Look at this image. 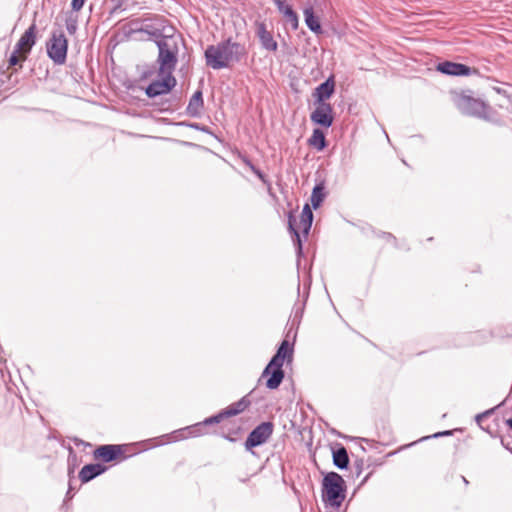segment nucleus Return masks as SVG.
I'll return each mask as SVG.
<instances>
[{"label": "nucleus", "instance_id": "f257e3e1", "mask_svg": "<svg viewBox=\"0 0 512 512\" xmlns=\"http://www.w3.org/2000/svg\"><path fill=\"white\" fill-rule=\"evenodd\" d=\"M246 55L245 46L234 42L232 38L224 39L216 45H208L204 52L206 65L214 70L228 68L231 62L238 63Z\"/></svg>", "mask_w": 512, "mask_h": 512}, {"label": "nucleus", "instance_id": "f03ea898", "mask_svg": "<svg viewBox=\"0 0 512 512\" xmlns=\"http://www.w3.org/2000/svg\"><path fill=\"white\" fill-rule=\"evenodd\" d=\"M454 103L458 110L470 117L500 125V120L494 119L496 112L482 98L475 97L472 90H464L454 97Z\"/></svg>", "mask_w": 512, "mask_h": 512}, {"label": "nucleus", "instance_id": "7ed1b4c3", "mask_svg": "<svg viewBox=\"0 0 512 512\" xmlns=\"http://www.w3.org/2000/svg\"><path fill=\"white\" fill-rule=\"evenodd\" d=\"M158 43L157 63L159 65L158 73H173L177 62L180 46L185 45L182 35L178 32L173 33L170 37Z\"/></svg>", "mask_w": 512, "mask_h": 512}, {"label": "nucleus", "instance_id": "20e7f679", "mask_svg": "<svg viewBox=\"0 0 512 512\" xmlns=\"http://www.w3.org/2000/svg\"><path fill=\"white\" fill-rule=\"evenodd\" d=\"M347 486L341 475L331 471L322 480V501L325 507L338 510L346 497Z\"/></svg>", "mask_w": 512, "mask_h": 512}, {"label": "nucleus", "instance_id": "39448f33", "mask_svg": "<svg viewBox=\"0 0 512 512\" xmlns=\"http://www.w3.org/2000/svg\"><path fill=\"white\" fill-rule=\"evenodd\" d=\"M310 287H311V277L308 276L307 279L304 280V282H303V295H302V299H300V295H301L300 294V280L298 279V287H297L298 299L294 303L290 318H289L287 326H286V327H288L286 337H290L291 335H293V339H296L297 331H298L299 325L301 323V320L303 318L305 306H306V303H307V300H308V297L310 294Z\"/></svg>", "mask_w": 512, "mask_h": 512}, {"label": "nucleus", "instance_id": "423d86ee", "mask_svg": "<svg viewBox=\"0 0 512 512\" xmlns=\"http://www.w3.org/2000/svg\"><path fill=\"white\" fill-rule=\"evenodd\" d=\"M285 361L286 360L283 357L274 354L262 371V374L258 379V383L265 379V386L267 389L275 390L279 388L285 377V372L283 370V364Z\"/></svg>", "mask_w": 512, "mask_h": 512}, {"label": "nucleus", "instance_id": "0eeeda50", "mask_svg": "<svg viewBox=\"0 0 512 512\" xmlns=\"http://www.w3.org/2000/svg\"><path fill=\"white\" fill-rule=\"evenodd\" d=\"M48 57L56 65H63L67 59L68 40L62 30L52 31L46 44Z\"/></svg>", "mask_w": 512, "mask_h": 512}, {"label": "nucleus", "instance_id": "6e6552de", "mask_svg": "<svg viewBox=\"0 0 512 512\" xmlns=\"http://www.w3.org/2000/svg\"><path fill=\"white\" fill-rule=\"evenodd\" d=\"M274 424L271 421H265L258 424L250 431L245 442L244 448L247 452L255 455L254 448L265 444L272 436Z\"/></svg>", "mask_w": 512, "mask_h": 512}, {"label": "nucleus", "instance_id": "1a4fd4ad", "mask_svg": "<svg viewBox=\"0 0 512 512\" xmlns=\"http://www.w3.org/2000/svg\"><path fill=\"white\" fill-rule=\"evenodd\" d=\"M158 75L161 78L154 80L145 88V94L150 99L169 94L177 84L173 73L163 72Z\"/></svg>", "mask_w": 512, "mask_h": 512}, {"label": "nucleus", "instance_id": "9d476101", "mask_svg": "<svg viewBox=\"0 0 512 512\" xmlns=\"http://www.w3.org/2000/svg\"><path fill=\"white\" fill-rule=\"evenodd\" d=\"M135 31L147 34L148 40L154 42L156 45H158L160 41L165 40V37H170L173 33L177 32L173 26L166 25L164 22L145 24L143 27L136 29Z\"/></svg>", "mask_w": 512, "mask_h": 512}, {"label": "nucleus", "instance_id": "9b49d317", "mask_svg": "<svg viewBox=\"0 0 512 512\" xmlns=\"http://www.w3.org/2000/svg\"><path fill=\"white\" fill-rule=\"evenodd\" d=\"M315 109L310 114V120L314 125L328 129L333 125V107L330 103H314Z\"/></svg>", "mask_w": 512, "mask_h": 512}, {"label": "nucleus", "instance_id": "f8f14e48", "mask_svg": "<svg viewBox=\"0 0 512 512\" xmlns=\"http://www.w3.org/2000/svg\"><path fill=\"white\" fill-rule=\"evenodd\" d=\"M124 452V445L106 444L97 447L93 455L96 459H100L104 463H110L119 458L126 460L129 456L124 455Z\"/></svg>", "mask_w": 512, "mask_h": 512}, {"label": "nucleus", "instance_id": "ddd939ff", "mask_svg": "<svg viewBox=\"0 0 512 512\" xmlns=\"http://www.w3.org/2000/svg\"><path fill=\"white\" fill-rule=\"evenodd\" d=\"M436 71L447 75V76H470L473 74H477V69L471 68L468 65L452 62V61H442L436 65Z\"/></svg>", "mask_w": 512, "mask_h": 512}, {"label": "nucleus", "instance_id": "4468645a", "mask_svg": "<svg viewBox=\"0 0 512 512\" xmlns=\"http://www.w3.org/2000/svg\"><path fill=\"white\" fill-rule=\"evenodd\" d=\"M36 31L37 26L35 22H33L15 45L16 52H22L23 60L27 58V55L31 52L33 46L36 44Z\"/></svg>", "mask_w": 512, "mask_h": 512}, {"label": "nucleus", "instance_id": "2eb2a0df", "mask_svg": "<svg viewBox=\"0 0 512 512\" xmlns=\"http://www.w3.org/2000/svg\"><path fill=\"white\" fill-rule=\"evenodd\" d=\"M288 223H287V229L290 235L292 236V240L295 246L296 256H297V266L299 267L301 258L303 257V240L301 238V235L296 227V216L295 211L290 210L287 214Z\"/></svg>", "mask_w": 512, "mask_h": 512}, {"label": "nucleus", "instance_id": "dca6fc26", "mask_svg": "<svg viewBox=\"0 0 512 512\" xmlns=\"http://www.w3.org/2000/svg\"><path fill=\"white\" fill-rule=\"evenodd\" d=\"M335 87V77L331 74L314 89L312 93L314 103H328L327 100L335 93Z\"/></svg>", "mask_w": 512, "mask_h": 512}, {"label": "nucleus", "instance_id": "f3484780", "mask_svg": "<svg viewBox=\"0 0 512 512\" xmlns=\"http://www.w3.org/2000/svg\"><path fill=\"white\" fill-rule=\"evenodd\" d=\"M256 36L260 42L262 49L269 52H276L278 49V43L274 39L272 32L267 30L264 22L256 23Z\"/></svg>", "mask_w": 512, "mask_h": 512}, {"label": "nucleus", "instance_id": "a211bd4d", "mask_svg": "<svg viewBox=\"0 0 512 512\" xmlns=\"http://www.w3.org/2000/svg\"><path fill=\"white\" fill-rule=\"evenodd\" d=\"M255 389H252L248 394L243 396L239 401L232 403L225 409H222L227 418L236 416L245 411L252 403V397Z\"/></svg>", "mask_w": 512, "mask_h": 512}, {"label": "nucleus", "instance_id": "6ab92c4d", "mask_svg": "<svg viewBox=\"0 0 512 512\" xmlns=\"http://www.w3.org/2000/svg\"><path fill=\"white\" fill-rule=\"evenodd\" d=\"M107 466L101 463L86 464L79 472V479L82 483H87L107 471Z\"/></svg>", "mask_w": 512, "mask_h": 512}, {"label": "nucleus", "instance_id": "aec40b11", "mask_svg": "<svg viewBox=\"0 0 512 512\" xmlns=\"http://www.w3.org/2000/svg\"><path fill=\"white\" fill-rule=\"evenodd\" d=\"M204 109L203 92L197 89L191 96L189 103L186 107V114L193 118H199Z\"/></svg>", "mask_w": 512, "mask_h": 512}, {"label": "nucleus", "instance_id": "412c9836", "mask_svg": "<svg viewBox=\"0 0 512 512\" xmlns=\"http://www.w3.org/2000/svg\"><path fill=\"white\" fill-rule=\"evenodd\" d=\"M198 426L199 425L192 424L184 428L177 429L166 436L171 438L169 442H177L191 437H199L200 435Z\"/></svg>", "mask_w": 512, "mask_h": 512}, {"label": "nucleus", "instance_id": "4be33fe9", "mask_svg": "<svg viewBox=\"0 0 512 512\" xmlns=\"http://www.w3.org/2000/svg\"><path fill=\"white\" fill-rule=\"evenodd\" d=\"M333 464L340 470H345L349 466V456L347 449L342 444H337L332 448Z\"/></svg>", "mask_w": 512, "mask_h": 512}, {"label": "nucleus", "instance_id": "5701e85b", "mask_svg": "<svg viewBox=\"0 0 512 512\" xmlns=\"http://www.w3.org/2000/svg\"><path fill=\"white\" fill-rule=\"evenodd\" d=\"M275 4L286 20L291 24L292 29L298 28V16L292 6L287 5L284 0H275Z\"/></svg>", "mask_w": 512, "mask_h": 512}, {"label": "nucleus", "instance_id": "b1692460", "mask_svg": "<svg viewBox=\"0 0 512 512\" xmlns=\"http://www.w3.org/2000/svg\"><path fill=\"white\" fill-rule=\"evenodd\" d=\"M313 218L314 215L310 205L308 203H305L300 215V224L302 226V234L305 240L307 239L309 232L311 230Z\"/></svg>", "mask_w": 512, "mask_h": 512}, {"label": "nucleus", "instance_id": "393cba45", "mask_svg": "<svg viewBox=\"0 0 512 512\" xmlns=\"http://www.w3.org/2000/svg\"><path fill=\"white\" fill-rule=\"evenodd\" d=\"M226 415L224 414L223 410L218 412L215 415H212L208 418H205L203 421L195 423V425H199V435H205L208 434V428L212 425L219 424L221 421L226 419Z\"/></svg>", "mask_w": 512, "mask_h": 512}, {"label": "nucleus", "instance_id": "a878e982", "mask_svg": "<svg viewBox=\"0 0 512 512\" xmlns=\"http://www.w3.org/2000/svg\"><path fill=\"white\" fill-rule=\"evenodd\" d=\"M304 20L309 30L313 33L320 34L323 32L319 18L315 15L312 7L304 10Z\"/></svg>", "mask_w": 512, "mask_h": 512}, {"label": "nucleus", "instance_id": "bb28decb", "mask_svg": "<svg viewBox=\"0 0 512 512\" xmlns=\"http://www.w3.org/2000/svg\"><path fill=\"white\" fill-rule=\"evenodd\" d=\"M308 144L317 151H323L328 145L324 131L321 128H315L308 139Z\"/></svg>", "mask_w": 512, "mask_h": 512}, {"label": "nucleus", "instance_id": "cd10ccee", "mask_svg": "<svg viewBox=\"0 0 512 512\" xmlns=\"http://www.w3.org/2000/svg\"><path fill=\"white\" fill-rule=\"evenodd\" d=\"M294 341L290 342L288 339H284L276 350V355L283 357L288 363L292 361L294 352Z\"/></svg>", "mask_w": 512, "mask_h": 512}, {"label": "nucleus", "instance_id": "c85d7f7f", "mask_svg": "<svg viewBox=\"0 0 512 512\" xmlns=\"http://www.w3.org/2000/svg\"><path fill=\"white\" fill-rule=\"evenodd\" d=\"M325 187L322 183L316 184L311 194V206L313 209H318L325 199Z\"/></svg>", "mask_w": 512, "mask_h": 512}, {"label": "nucleus", "instance_id": "c756f323", "mask_svg": "<svg viewBox=\"0 0 512 512\" xmlns=\"http://www.w3.org/2000/svg\"><path fill=\"white\" fill-rule=\"evenodd\" d=\"M176 126H183V127H188V128H191V129H194V130H197V131H201L203 133H206L208 135H211L213 136L215 139H217L218 141H220V139L218 138V136L216 134H214V132L208 127V126H205V125H202L200 123H197V122H188V121H181V122H177L175 123Z\"/></svg>", "mask_w": 512, "mask_h": 512}, {"label": "nucleus", "instance_id": "7c9ffc66", "mask_svg": "<svg viewBox=\"0 0 512 512\" xmlns=\"http://www.w3.org/2000/svg\"><path fill=\"white\" fill-rule=\"evenodd\" d=\"M67 464H68V475L71 476L72 474H74L76 467L79 465V458L71 446L68 447Z\"/></svg>", "mask_w": 512, "mask_h": 512}, {"label": "nucleus", "instance_id": "2f4dec72", "mask_svg": "<svg viewBox=\"0 0 512 512\" xmlns=\"http://www.w3.org/2000/svg\"><path fill=\"white\" fill-rule=\"evenodd\" d=\"M114 3L113 8L111 9V14H116L119 12H123L126 10L125 2L127 0H111Z\"/></svg>", "mask_w": 512, "mask_h": 512}, {"label": "nucleus", "instance_id": "473e14b6", "mask_svg": "<svg viewBox=\"0 0 512 512\" xmlns=\"http://www.w3.org/2000/svg\"><path fill=\"white\" fill-rule=\"evenodd\" d=\"M153 105L157 106L160 112H167L171 109V101L169 99H161L160 102H154Z\"/></svg>", "mask_w": 512, "mask_h": 512}, {"label": "nucleus", "instance_id": "72a5a7b5", "mask_svg": "<svg viewBox=\"0 0 512 512\" xmlns=\"http://www.w3.org/2000/svg\"><path fill=\"white\" fill-rule=\"evenodd\" d=\"M257 177L258 179L265 185H267L268 187V190H271V182L269 181V179L267 178L266 174H264L259 168H255L253 171H252Z\"/></svg>", "mask_w": 512, "mask_h": 512}, {"label": "nucleus", "instance_id": "f704fd0d", "mask_svg": "<svg viewBox=\"0 0 512 512\" xmlns=\"http://www.w3.org/2000/svg\"><path fill=\"white\" fill-rule=\"evenodd\" d=\"M353 469L356 477H359L364 469V460L362 458H358L354 461Z\"/></svg>", "mask_w": 512, "mask_h": 512}, {"label": "nucleus", "instance_id": "c9c22d12", "mask_svg": "<svg viewBox=\"0 0 512 512\" xmlns=\"http://www.w3.org/2000/svg\"><path fill=\"white\" fill-rule=\"evenodd\" d=\"M18 54H22V52H16V48L14 47V50L8 59V64L10 67L16 66L20 63V57Z\"/></svg>", "mask_w": 512, "mask_h": 512}, {"label": "nucleus", "instance_id": "e433bc0d", "mask_svg": "<svg viewBox=\"0 0 512 512\" xmlns=\"http://www.w3.org/2000/svg\"><path fill=\"white\" fill-rule=\"evenodd\" d=\"M66 29L70 35H73L77 30V22L73 19L66 20Z\"/></svg>", "mask_w": 512, "mask_h": 512}, {"label": "nucleus", "instance_id": "4c0bfd02", "mask_svg": "<svg viewBox=\"0 0 512 512\" xmlns=\"http://www.w3.org/2000/svg\"><path fill=\"white\" fill-rule=\"evenodd\" d=\"M86 0H72L71 1V9L75 12L80 11L84 6Z\"/></svg>", "mask_w": 512, "mask_h": 512}, {"label": "nucleus", "instance_id": "58836bf2", "mask_svg": "<svg viewBox=\"0 0 512 512\" xmlns=\"http://www.w3.org/2000/svg\"><path fill=\"white\" fill-rule=\"evenodd\" d=\"M493 412H494V408H491L482 413H479L475 416V421L480 425L482 419L485 418L486 416L492 414Z\"/></svg>", "mask_w": 512, "mask_h": 512}, {"label": "nucleus", "instance_id": "ea45409f", "mask_svg": "<svg viewBox=\"0 0 512 512\" xmlns=\"http://www.w3.org/2000/svg\"><path fill=\"white\" fill-rule=\"evenodd\" d=\"M240 159L247 167H249L251 171H253L256 168V166L251 162V160L246 155H240Z\"/></svg>", "mask_w": 512, "mask_h": 512}, {"label": "nucleus", "instance_id": "a19ab883", "mask_svg": "<svg viewBox=\"0 0 512 512\" xmlns=\"http://www.w3.org/2000/svg\"><path fill=\"white\" fill-rule=\"evenodd\" d=\"M452 433L453 432L451 430L440 431V432L434 433L429 438H440V437H444V436H451ZM427 438L428 437H425L424 439H427Z\"/></svg>", "mask_w": 512, "mask_h": 512}, {"label": "nucleus", "instance_id": "79ce46f5", "mask_svg": "<svg viewBox=\"0 0 512 512\" xmlns=\"http://www.w3.org/2000/svg\"><path fill=\"white\" fill-rule=\"evenodd\" d=\"M378 236L384 238L387 241H393L396 243V237L389 232H380Z\"/></svg>", "mask_w": 512, "mask_h": 512}, {"label": "nucleus", "instance_id": "37998d69", "mask_svg": "<svg viewBox=\"0 0 512 512\" xmlns=\"http://www.w3.org/2000/svg\"><path fill=\"white\" fill-rule=\"evenodd\" d=\"M72 441L74 442V444H75L76 446H89V445H90L89 443H87V442H85V441H83L82 439H79V438H77V437H74V438L72 439Z\"/></svg>", "mask_w": 512, "mask_h": 512}, {"label": "nucleus", "instance_id": "c03bdc74", "mask_svg": "<svg viewBox=\"0 0 512 512\" xmlns=\"http://www.w3.org/2000/svg\"><path fill=\"white\" fill-rule=\"evenodd\" d=\"M154 73L153 70H147V71H144L141 75V78L142 79H146L148 78L149 76H151L152 74Z\"/></svg>", "mask_w": 512, "mask_h": 512}, {"label": "nucleus", "instance_id": "a18cd8bd", "mask_svg": "<svg viewBox=\"0 0 512 512\" xmlns=\"http://www.w3.org/2000/svg\"><path fill=\"white\" fill-rule=\"evenodd\" d=\"M372 476V472L368 473L363 479L362 481L360 482L359 486H363L367 481L368 479Z\"/></svg>", "mask_w": 512, "mask_h": 512}, {"label": "nucleus", "instance_id": "49530a36", "mask_svg": "<svg viewBox=\"0 0 512 512\" xmlns=\"http://www.w3.org/2000/svg\"><path fill=\"white\" fill-rule=\"evenodd\" d=\"M3 76H6V72L4 70H0V87L4 84Z\"/></svg>", "mask_w": 512, "mask_h": 512}, {"label": "nucleus", "instance_id": "de8ad7c7", "mask_svg": "<svg viewBox=\"0 0 512 512\" xmlns=\"http://www.w3.org/2000/svg\"><path fill=\"white\" fill-rule=\"evenodd\" d=\"M223 438L226 439L229 442H236V438L232 437L231 435H225L223 434Z\"/></svg>", "mask_w": 512, "mask_h": 512}, {"label": "nucleus", "instance_id": "09e8293b", "mask_svg": "<svg viewBox=\"0 0 512 512\" xmlns=\"http://www.w3.org/2000/svg\"><path fill=\"white\" fill-rule=\"evenodd\" d=\"M506 425L509 427V429H512V418L506 420Z\"/></svg>", "mask_w": 512, "mask_h": 512}, {"label": "nucleus", "instance_id": "8fccbe9b", "mask_svg": "<svg viewBox=\"0 0 512 512\" xmlns=\"http://www.w3.org/2000/svg\"><path fill=\"white\" fill-rule=\"evenodd\" d=\"M461 479H462V481H463V483H464L465 485H468V484H469V481L466 479V477L461 476Z\"/></svg>", "mask_w": 512, "mask_h": 512}, {"label": "nucleus", "instance_id": "3c124183", "mask_svg": "<svg viewBox=\"0 0 512 512\" xmlns=\"http://www.w3.org/2000/svg\"><path fill=\"white\" fill-rule=\"evenodd\" d=\"M70 491H71V485L69 486V490H68V491H67V493H66V497H67V498H71V497H72V496H71V492H70Z\"/></svg>", "mask_w": 512, "mask_h": 512}, {"label": "nucleus", "instance_id": "603ef678", "mask_svg": "<svg viewBox=\"0 0 512 512\" xmlns=\"http://www.w3.org/2000/svg\"><path fill=\"white\" fill-rule=\"evenodd\" d=\"M472 335L478 336V335H484V333H481V332H475V333H473Z\"/></svg>", "mask_w": 512, "mask_h": 512}, {"label": "nucleus", "instance_id": "864d4df0", "mask_svg": "<svg viewBox=\"0 0 512 512\" xmlns=\"http://www.w3.org/2000/svg\"><path fill=\"white\" fill-rule=\"evenodd\" d=\"M184 144H185L186 146H192V145H193V143H191V142H184Z\"/></svg>", "mask_w": 512, "mask_h": 512}]
</instances>
